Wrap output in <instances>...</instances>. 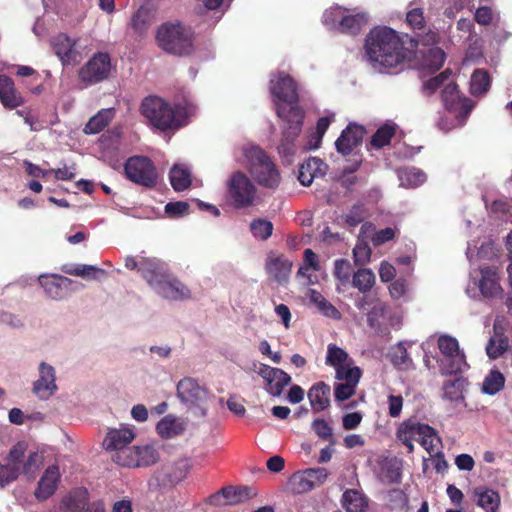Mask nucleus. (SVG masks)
<instances>
[{"mask_svg":"<svg viewBox=\"0 0 512 512\" xmlns=\"http://www.w3.org/2000/svg\"><path fill=\"white\" fill-rule=\"evenodd\" d=\"M364 48L371 62L389 70H401L411 53L399 34L386 26L371 29Z\"/></svg>","mask_w":512,"mask_h":512,"instance_id":"nucleus-1","label":"nucleus"},{"mask_svg":"<svg viewBox=\"0 0 512 512\" xmlns=\"http://www.w3.org/2000/svg\"><path fill=\"white\" fill-rule=\"evenodd\" d=\"M27 444L19 441L14 444L6 458L0 463V488H4L16 481L21 473L33 478L42 465L43 457L38 452H30L24 460Z\"/></svg>","mask_w":512,"mask_h":512,"instance_id":"nucleus-2","label":"nucleus"},{"mask_svg":"<svg viewBox=\"0 0 512 512\" xmlns=\"http://www.w3.org/2000/svg\"><path fill=\"white\" fill-rule=\"evenodd\" d=\"M140 112L151 126L163 132L177 130L185 125V111L158 96L145 97Z\"/></svg>","mask_w":512,"mask_h":512,"instance_id":"nucleus-3","label":"nucleus"},{"mask_svg":"<svg viewBox=\"0 0 512 512\" xmlns=\"http://www.w3.org/2000/svg\"><path fill=\"white\" fill-rule=\"evenodd\" d=\"M396 439L407 448L408 453L414 451L413 441L416 440L429 453H434V448L441 444V438L435 428L419 421L416 417H410L400 423L396 429Z\"/></svg>","mask_w":512,"mask_h":512,"instance_id":"nucleus-4","label":"nucleus"},{"mask_svg":"<svg viewBox=\"0 0 512 512\" xmlns=\"http://www.w3.org/2000/svg\"><path fill=\"white\" fill-rule=\"evenodd\" d=\"M269 91L279 118L291 117V112L294 108L302 109L298 105V84L289 74L285 72L272 74Z\"/></svg>","mask_w":512,"mask_h":512,"instance_id":"nucleus-5","label":"nucleus"},{"mask_svg":"<svg viewBox=\"0 0 512 512\" xmlns=\"http://www.w3.org/2000/svg\"><path fill=\"white\" fill-rule=\"evenodd\" d=\"M156 40L166 53L185 56L193 52V32L180 22L163 23L157 30Z\"/></svg>","mask_w":512,"mask_h":512,"instance_id":"nucleus-6","label":"nucleus"},{"mask_svg":"<svg viewBox=\"0 0 512 512\" xmlns=\"http://www.w3.org/2000/svg\"><path fill=\"white\" fill-rule=\"evenodd\" d=\"M251 165V173L258 184L275 189L280 183V174L269 156L259 147H252L245 153Z\"/></svg>","mask_w":512,"mask_h":512,"instance_id":"nucleus-7","label":"nucleus"},{"mask_svg":"<svg viewBox=\"0 0 512 512\" xmlns=\"http://www.w3.org/2000/svg\"><path fill=\"white\" fill-rule=\"evenodd\" d=\"M227 196L236 209L251 207L258 199L257 188L243 172L236 171L227 181Z\"/></svg>","mask_w":512,"mask_h":512,"instance_id":"nucleus-8","label":"nucleus"},{"mask_svg":"<svg viewBox=\"0 0 512 512\" xmlns=\"http://www.w3.org/2000/svg\"><path fill=\"white\" fill-rule=\"evenodd\" d=\"M115 68L107 52H96L78 70V80L89 87L108 80Z\"/></svg>","mask_w":512,"mask_h":512,"instance_id":"nucleus-9","label":"nucleus"},{"mask_svg":"<svg viewBox=\"0 0 512 512\" xmlns=\"http://www.w3.org/2000/svg\"><path fill=\"white\" fill-rule=\"evenodd\" d=\"M124 172L131 182L145 188H154L158 172L152 160L146 156H132L124 164Z\"/></svg>","mask_w":512,"mask_h":512,"instance_id":"nucleus-10","label":"nucleus"},{"mask_svg":"<svg viewBox=\"0 0 512 512\" xmlns=\"http://www.w3.org/2000/svg\"><path fill=\"white\" fill-rule=\"evenodd\" d=\"M305 111L294 108L291 117L282 118L285 122L282 130V139L278 146L279 153L284 157L294 155V142L302 131Z\"/></svg>","mask_w":512,"mask_h":512,"instance_id":"nucleus-11","label":"nucleus"},{"mask_svg":"<svg viewBox=\"0 0 512 512\" xmlns=\"http://www.w3.org/2000/svg\"><path fill=\"white\" fill-rule=\"evenodd\" d=\"M177 397L188 408H200L201 414L205 415L206 410L202 407L209 397L208 390L201 386L192 377H185L177 384Z\"/></svg>","mask_w":512,"mask_h":512,"instance_id":"nucleus-12","label":"nucleus"},{"mask_svg":"<svg viewBox=\"0 0 512 512\" xmlns=\"http://www.w3.org/2000/svg\"><path fill=\"white\" fill-rule=\"evenodd\" d=\"M438 348L445 357L447 364L441 368L443 375H452L461 371L465 363V355L459 349V343L456 338L449 335H442L438 339Z\"/></svg>","mask_w":512,"mask_h":512,"instance_id":"nucleus-13","label":"nucleus"},{"mask_svg":"<svg viewBox=\"0 0 512 512\" xmlns=\"http://www.w3.org/2000/svg\"><path fill=\"white\" fill-rule=\"evenodd\" d=\"M51 46L63 66L76 65L83 56L78 46V39L71 38L66 33H58L51 39Z\"/></svg>","mask_w":512,"mask_h":512,"instance_id":"nucleus-14","label":"nucleus"},{"mask_svg":"<svg viewBox=\"0 0 512 512\" xmlns=\"http://www.w3.org/2000/svg\"><path fill=\"white\" fill-rule=\"evenodd\" d=\"M441 98L447 110L456 113L457 116H467L473 109V102L467 97H461L458 86L454 82H448L441 91Z\"/></svg>","mask_w":512,"mask_h":512,"instance_id":"nucleus-15","label":"nucleus"},{"mask_svg":"<svg viewBox=\"0 0 512 512\" xmlns=\"http://www.w3.org/2000/svg\"><path fill=\"white\" fill-rule=\"evenodd\" d=\"M258 374L264 379L266 391L272 396H280L284 388L291 382V377L280 368L261 364Z\"/></svg>","mask_w":512,"mask_h":512,"instance_id":"nucleus-16","label":"nucleus"},{"mask_svg":"<svg viewBox=\"0 0 512 512\" xmlns=\"http://www.w3.org/2000/svg\"><path fill=\"white\" fill-rule=\"evenodd\" d=\"M365 134L364 126L349 123L335 142L337 152L343 156L351 154L355 148L361 145Z\"/></svg>","mask_w":512,"mask_h":512,"instance_id":"nucleus-17","label":"nucleus"},{"mask_svg":"<svg viewBox=\"0 0 512 512\" xmlns=\"http://www.w3.org/2000/svg\"><path fill=\"white\" fill-rule=\"evenodd\" d=\"M38 281L45 294L54 300L65 298L74 283L72 279L58 274L40 275Z\"/></svg>","mask_w":512,"mask_h":512,"instance_id":"nucleus-18","label":"nucleus"},{"mask_svg":"<svg viewBox=\"0 0 512 512\" xmlns=\"http://www.w3.org/2000/svg\"><path fill=\"white\" fill-rule=\"evenodd\" d=\"M251 488L228 486L220 489L208 498V503L214 506L236 505L251 497Z\"/></svg>","mask_w":512,"mask_h":512,"instance_id":"nucleus-19","label":"nucleus"},{"mask_svg":"<svg viewBox=\"0 0 512 512\" xmlns=\"http://www.w3.org/2000/svg\"><path fill=\"white\" fill-rule=\"evenodd\" d=\"M56 390L55 369L46 362H41L39 365V379L33 384V392L44 400L52 396Z\"/></svg>","mask_w":512,"mask_h":512,"instance_id":"nucleus-20","label":"nucleus"},{"mask_svg":"<svg viewBox=\"0 0 512 512\" xmlns=\"http://www.w3.org/2000/svg\"><path fill=\"white\" fill-rule=\"evenodd\" d=\"M292 265V261L283 254H271L266 259L265 270L270 278L283 284L289 279Z\"/></svg>","mask_w":512,"mask_h":512,"instance_id":"nucleus-21","label":"nucleus"},{"mask_svg":"<svg viewBox=\"0 0 512 512\" xmlns=\"http://www.w3.org/2000/svg\"><path fill=\"white\" fill-rule=\"evenodd\" d=\"M154 290L157 294L169 300H184L190 298L191 295L187 286L170 273L164 277V280L158 282Z\"/></svg>","mask_w":512,"mask_h":512,"instance_id":"nucleus-22","label":"nucleus"},{"mask_svg":"<svg viewBox=\"0 0 512 512\" xmlns=\"http://www.w3.org/2000/svg\"><path fill=\"white\" fill-rule=\"evenodd\" d=\"M142 277L147 281L151 288H155L158 282L164 280L168 275V269L165 263L156 258L141 257Z\"/></svg>","mask_w":512,"mask_h":512,"instance_id":"nucleus-23","label":"nucleus"},{"mask_svg":"<svg viewBox=\"0 0 512 512\" xmlns=\"http://www.w3.org/2000/svg\"><path fill=\"white\" fill-rule=\"evenodd\" d=\"M328 170V165L317 157H311L299 168L298 180L303 186H310L314 179L323 178Z\"/></svg>","mask_w":512,"mask_h":512,"instance_id":"nucleus-24","label":"nucleus"},{"mask_svg":"<svg viewBox=\"0 0 512 512\" xmlns=\"http://www.w3.org/2000/svg\"><path fill=\"white\" fill-rule=\"evenodd\" d=\"M59 477L58 467L55 465L49 466L38 482L35 497L43 501L52 496L57 489Z\"/></svg>","mask_w":512,"mask_h":512,"instance_id":"nucleus-25","label":"nucleus"},{"mask_svg":"<svg viewBox=\"0 0 512 512\" xmlns=\"http://www.w3.org/2000/svg\"><path fill=\"white\" fill-rule=\"evenodd\" d=\"M0 101L4 107L9 109L17 108L24 102L20 92L16 90L13 80L6 75H0Z\"/></svg>","mask_w":512,"mask_h":512,"instance_id":"nucleus-26","label":"nucleus"},{"mask_svg":"<svg viewBox=\"0 0 512 512\" xmlns=\"http://www.w3.org/2000/svg\"><path fill=\"white\" fill-rule=\"evenodd\" d=\"M186 427L187 422L184 419L169 414L157 423L156 430L162 438H174L182 435Z\"/></svg>","mask_w":512,"mask_h":512,"instance_id":"nucleus-27","label":"nucleus"},{"mask_svg":"<svg viewBox=\"0 0 512 512\" xmlns=\"http://www.w3.org/2000/svg\"><path fill=\"white\" fill-rule=\"evenodd\" d=\"M481 279L479 289L484 297H496L502 292L498 273L495 268L483 267L480 269Z\"/></svg>","mask_w":512,"mask_h":512,"instance_id":"nucleus-28","label":"nucleus"},{"mask_svg":"<svg viewBox=\"0 0 512 512\" xmlns=\"http://www.w3.org/2000/svg\"><path fill=\"white\" fill-rule=\"evenodd\" d=\"M135 434L129 428L110 430L103 442L106 450L117 452L128 446L134 439Z\"/></svg>","mask_w":512,"mask_h":512,"instance_id":"nucleus-29","label":"nucleus"},{"mask_svg":"<svg viewBox=\"0 0 512 512\" xmlns=\"http://www.w3.org/2000/svg\"><path fill=\"white\" fill-rule=\"evenodd\" d=\"M330 386L324 382L314 384L308 391V398L314 412H321L330 406Z\"/></svg>","mask_w":512,"mask_h":512,"instance_id":"nucleus-30","label":"nucleus"},{"mask_svg":"<svg viewBox=\"0 0 512 512\" xmlns=\"http://www.w3.org/2000/svg\"><path fill=\"white\" fill-rule=\"evenodd\" d=\"M474 496L477 498V505L483 508L486 512H497L501 498L497 491L487 487H476L474 489Z\"/></svg>","mask_w":512,"mask_h":512,"instance_id":"nucleus-31","label":"nucleus"},{"mask_svg":"<svg viewBox=\"0 0 512 512\" xmlns=\"http://www.w3.org/2000/svg\"><path fill=\"white\" fill-rule=\"evenodd\" d=\"M88 491L77 489L62 501V512H83L89 506Z\"/></svg>","mask_w":512,"mask_h":512,"instance_id":"nucleus-32","label":"nucleus"},{"mask_svg":"<svg viewBox=\"0 0 512 512\" xmlns=\"http://www.w3.org/2000/svg\"><path fill=\"white\" fill-rule=\"evenodd\" d=\"M65 274L78 276L89 280H96L99 275H105L106 271L94 265L87 264H65L61 267Z\"/></svg>","mask_w":512,"mask_h":512,"instance_id":"nucleus-33","label":"nucleus"},{"mask_svg":"<svg viewBox=\"0 0 512 512\" xmlns=\"http://www.w3.org/2000/svg\"><path fill=\"white\" fill-rule=\"evenodd\" d=\"M376 282V276L371 269L360 268L352 275L350 283L360 293L367 294L371 291Z\"/></svg>","mask_w":512,"mask_h":512,"instance_id":"nucleus-34","label":"nucleus"},{"mask_svg":"<svg viewBox=\"0 0 512 512\" xmlns=\"http://www.w3.org/2000/svg\"><path fill=\"white\" fill-rule=\"evenodd\" d=\"M342 504L347 512H364L368 507V500L359 491L349 489L343 493Z\"/></svg>","mask_w":512,"mask_h":512,"instance_id":"nucleus-35","label":"nucleus"},{"mask_svg":"<svg viewBox=\"0 0 512 512\" xmlns=\"http://www.w3.org/2000/svg\"><path fill=\"white\" fill-rule=\"evenodd\" d=\"M396 133V125L385 123L380 126L372 135L370 145L372 148L379 150L390 144L391 139Z\"/></svg>","mask_w":512,"mask_h":512,"instance_id":"nucleus-36","label":"nucleus"},{"mask_svg":"<svg viewBox=\"0 0 512 512\" xmlns=\"http://www.w3.org/2000/svg\"><path fill=\"white\" fill-rule=\"evenodd\" d=\"M310 301L314 303L318 310L325 316L334 320L341 318L340 311L317 290H310Z\"/></svg>","mask_w":512,"mask_h":512,"instance_id":"nucleus-37","label":"nucleus"},{"mask_svg":"<svg viewBox=\"0 0 512 512\" xmlns=\"http://www.w3.org/2000/svg\"><path fill=\"white\" fill-rule=\"evenodd\" d=\"M169 178L173 189L178 192L186 190L191 185L190 172L180 165H174L171 168Z\"/></svg>","mask_w":512,"mask_h":512,"instance_id":"nucleus-38","label":"nucleus"},{"mask_svg":"<svg viewBox=\"0 0 512 512\" xmlns=\"http://www.w3.org/2000/svg\"><path fill=\"white\" fill-rule=\"evenodd\" d=\"M491 85L489 73L484 69H476L471 76L470 89L473 95L486 93Z\"/></svg>","mask_w":512,"mask_h":512,"instance_id":"nucleus-39","label":"nucleus"},{"mask_svg":"<svg viewBox=\"0 0 512 512\" xmlns=\"http://www.w3.org/2000/svg\"><path fill=\"white\" fill-rule=\"evenodd\" d=\"M366 23L364 14L346 15L339 22V30L343 33L355 35Z\"/></svg>","mask_w":512,"mask_h":512,"instance_id":"nucleus-40","label":"nucleus"},{"mask_svg":"<svg viewBox=\"0 0 512 512\" xmlns=\"http://www.w3.org/2000/svg\"><path fill=\"white\" fill-rule=\"evenodd\" d=\"M505 378L503 374L497 370H492L485 377L482 390L484 393L494 395L504 388Z\"/></svg>","mask_w":512,"mask_h":512,"instance_id":"nucleus-41","label":"nucleus"},{"mask_svg":"<svg viewBox=\"0 0 512 512\" xmlns=\"http://www.w3.org/2000/svg\"><path fill=\"white\" fill-rule=\"evenodd\" d=\"M112 460L118 465L134 468L139 467V461L136 458V448L126 446L121 450L115 452L112 456Z\"/></svg>","mask_w":512,"mask_h":512,"instance_id":"nucleus-42","label":"nucleus"},{"mask_svg":"<svg viewBox=\"0 0 512 512\" xmlns=\"http://www.w3.org/2000/svg\"><path fill=\"white\" fill-rule=\"evenodd\" d=\"M349 356L345 350L335 344L327 347L326 364L333 366L336 370L347 364Z\"/></svg>","mask_w":512,"mask_h":512,"instance_id":"nucleus-43","label":"nucleus"},{"mask_svg":"<svg viewBox=\"0 0 512 512\" xmlns=\"http://www.w3.org/2000/svg\"><path fill=\"white\" fill-rule=\"evenodd\" d=\"M110 122L109 111L103 110L90 118L84 127L85 134H97L101 132Z\"/></svg>","mask_w":512,"mask_h":512,"instance_id":"nucleus-44","label":"nucleus"},{"mask_svg":"<svg viewBox=\"0 0 512 512\" xmlns=\"http://www.w3.org/2000/svg\"><path fill=\"white\" fill-rule=\"evenodd\" d=\"M151 24V15L148 9L139 8L132 16L131 26L138 34H143L147 31Z\"/></svg>","mask_w":512,"mask_h":512,"instance_id":"nucleus-45","label":"nucleus"},{"mask_svg":"<svg viewBox=\"0 0 512 512\" xmlns=\"http://www.w3.org/2000/svg\"><path fill=\"white\" fill-rule=\"evenodd\" d=\"M352 265L347 259H337L334 263V277L342 284L350 283L353 275Z\"/></svg>","mask_w":512,"mask_h":512,"instance_id":"nucleus-46","label":"nucleus"},{"mask_svg":"<svg viewBox=\"0 0 512 512\" xmlns=\"http://www.w3.org/2000/svg\"><path fill=\"white\" fill-rule=\"evenodd\" d=\"M451 76V71L446 69L435 77L430 78L423 84V92L425 95L430 96L434 94L439 88L443 87L448 83Z\"/></svg>","mask_w":512,"mask_h":512,"instance_id":"nucleus-47","label":"nucleus"},{"mask_svg":"<svg viewBox=\"0 0 512 512\" xmlns=\"http://www.w3.org/2000/svg\"><path fill=\"white\" fill-rule=\"evenodd\" d=\"M362 372L361 369L357 366L350 367V364L347 363L341 368H338L336 371V378L338 380H345V383H348L354 387L357 386Z\"/></svg>","mask_w":512,"mask_h":512,"instance_id":"nucleus-48","label":"nucleus"},{"mask_svg":"<svg viewBox=\"0 0 512 512\" xmlns=\"http://www.w3.org/2000/svg\"><path fill=\"white\" fill-rule=\"evenodd\" d=\"M136 458L139 461V467H147L153 465L158 460V453L153 446H135Z\"/></svg>","mask_w":512,"mask_h":512,"instance_id":"nucleus-49","label":"nucleus"},{"mask_svg":"<svg viewBox=\"0 0 512 512\" xmlns=\"http://www.w3.org/2000/svg\"><path fill=\"white\" fill-rule=\"evenodd\" d=\"M291 489L294 493L303 494L314 489L311 480L306 476L304 471L293 474L290 478Z\"/></svg>","mask_w":512,"mask_h":512,"instance_id":"nucleus-50","label":"nucleus"},{"mask_svg":"<svg viewBox=\"0 0 512 512\" xmlns=\"http://www.w3.org/2000/svg\"><path fill=\"white\" fill-rule=\"evenodd\" d=\"M464 389V380L461 378H455L448 380L443 385L444 397L451 401H456L462 398V392Z\"/></svg>","mask_w":512,"mask_h":512,"instance_id":"nucleus-51","label":"nucleus"},{"mask_svg":"<svg viewBox=\"0 0 512 512\" xmlns=\"http://www.w3.org/2000/svg\"><path fill=\"white\" fill-rule=\"evenodd\" d=\"M252 234L261 240H267L273 232V223L264 219H255L250 224Z\"/></svg>","mask_w":512,"mask_h":512,"instance_id":"nucleus-52","label":"nucleus"},{"mask_svg":"<svg viewBox=\"0 0 512 512\" xmlns=\"http://www.w3.org/2000/svg\"><path fill=\"white\" fill-rule=\"evenodd\" d=\"M507 347L508 341L506 337H491L486 346V353L489 358L497 359L506 351Z\"/></svg>","mask_w":512,"mask_h":512,"instance_id":"nucleus-53","label":"nucleus"},{"mask_svg":"<svg viewBox=\"0 0 512 512\" xmlns=\"http://www.w3.org/2000/svg\"><path fill=\"white\" fill-rule=\"evenodd\" d=\"M439 34L437 31L429 29L424 34H417L416 37L410 38V44L412 48H417L419 45L422 46H433L438 44Z\"/></svg>","mask_w":512,"mask_h":512,"instance_id":"nucleus-54","label":"nucleus"},{"mask_svg":"<svg viewBox=\"0 0 512 512\" xmlns=\"http://www.w3.org/2000/svg\"><path fill=\"white\" fill-rule=\"evenodd\" d=\"M406 22L413 30H422L425 28L424 10L422 8H412L406 14Z\"/></svg>","mask_w":512,"mask_h":512,"instance_id":"nucleus-55","label":"nucleus"},{"mask_svg":"<svg viewBox=\"0 0 512 512\" xmlns=\"http://www.w3.org/2000/svg\"><path fill=\"white\" fill-rule=\"evenodd\" d=\"M391 362L398 369H407L412 365V360L403 345H399L391 354Z\"/></svg>","mask_w":512,"mask_h":512,"instance_id":"nucleus-56","label":"nucleus"},{"mask_svg":"<svg viewBox=\"0 0 512 512\" xmlns=\"http://www.w3.org/2000/svg\"><path fill=\"white\" fill-rule=\"evenodd\" d=\"M445 59V52L441 48L435 47L429 49L428 53L425 56V63L430 68L438 70L443 66Z\"/></svg>","mask_w":512,"mask_h":512,"instance_id":"nucleus-57","label":"nucleus"},{"mask_svg":"<svg viewBox=\"0 0 512 512\" xmlns=\"http://www.w3.org/2000/svg\"><path fill=\"white\" fill-rule=\"evenodd\" d=\"M189 469V460L187 458H180L173 464L171 471L168 473V476L170 477L171 481H181L186 477Z\"/></svg>","mask_w":512,"mask_h":512,"instance_id":"nucleus-58","label":"nucleus"},{"mask_svg":"<svg viewBox=\"0 0 512 512\" xmlns=\"http://www.w3.org/2000/svg\"><path fill=\"white\" fill-rule=\"evenodd\" d=\"M365 219V208L362 204L353 205L345 216V222L349 227H356Z\"/></svg>","mask_w":512,"mask_h":512,"instance_id":"nucleus-59","label":"nucleus"},{"mask_svg":"<svg viewBox=\"0 0 512 512\" xmlns=\"http://www.w3.org/2000/svg\"><path fill=\"white\" fill-rule=\"evenodd\" d=\"M189 204L184 201L169 202L165 205V212L169 217L178 218L189 213Z\"/></svg>","mask_w":512,"mask_h":512,"instance_id":"nucleus-60","label":"nucleus"},{"mask_svg":"<svg viewBox=\"0 0 512 512\" xmlns=\"http://www.w3.org/2000/svg\"><path fill=\"white\" fill-rule=\"evenodd\" d=\"M304 472L311 480V484H313L314 488L322 485L328 477V471L324 467L309 468L304 470Z\"/></svg>","mask_w":512,"mask_h":512,"instance_id":"nucleus-61","label":"nucleus"},{"mask_svg":"<svg viewBox=\"0 0 512 512\" xmlns=\"http://www.w3.org/2000/svg\"><path fill=\"white\" fill-rule=\"evenodd\" d=\"M388 414L392 418H397L401 415L404 399L401 395L390 394L387 397Z\"/></svg>","mask_w":512,"mask_h":512,"instance_id":"nucleus-62","label":"nucleus"},{"mask_svg":"<svg viewBox=\"0 0 512 512\" xmlns=\"http://www.w3.org/2000/svg\"><path fill=\"white\" fill-rule=\"evenodd\" d=\"M371 249L367 244H358L353 249V258L356 265L362 266L370 261Z\"/></svg>","mask_w":512,"mask_h":512,"instance_id":"nucleus-63","label":"nucleus"},{"mask_svg":"<svg viewBox=\"0 0 512 512\" xmlns=\"http://www.w3.org/2000/svg\"><path fill=\"white\" fill-rule=\"evenodd\" d=\"M356 387L348 383H337L334 387V397L338 402L345 401L355 394Z\"/></svg>","mask_w":512,"mask_h":512,"instance_id":"nucleus-64","label":"nucleus"}]
</instances>
